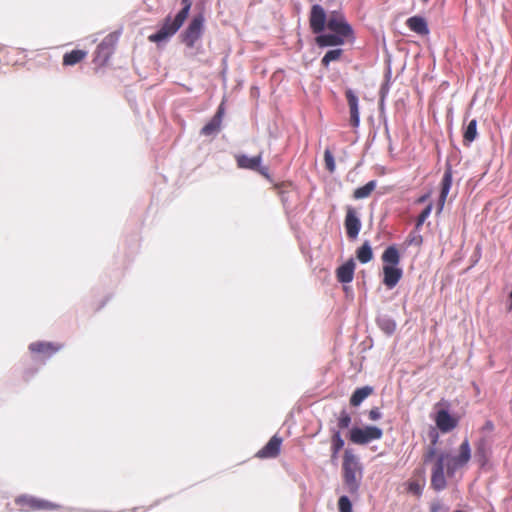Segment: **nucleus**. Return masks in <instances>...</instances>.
<instances>
[{
  "mask_svg": "<svg viewBox=\"0 0 512 512\" xmlns=\"http://www.w3.org/2000/svg\"><path fill=\"white\" fill-rule=\"evenodd\" d=\"M436 457L431 469L430 486L436 492H441L447 487L446 475L449 478L455 476L456 472L465 467L471 459V447L469 440L465 438L459 446L457 455H451L448 452L441 451L437 454L435 446H429L424 454L425 464Z\"/></svg>",
  "mask_w": 512,
  "mask_h": 512,
  "instance_id": "nucleus-1",
  "label": "nucleus"
},
{
  "mask_svg": "<svg viewBox=\"0 0 512 512\" xmlns=\"http://www.w3.org/2000/svg\"><path fill=\"white\" fill-rule=\"evenodd\" d=\"M342 474L347 491L351 495L358 494L363 477V466L358 456L350 448H346L344 451Z\"/></svg>",
  "mask_w": 512,
  "mask_h": 512,
  "instance_id": "nucleus-2",
  "label": "nucleus"
},
{
  "mask_svg": "<svg viewBox=\"0 0 512 512\" xmlns=\"http://www.w3.org/2000/svg\"><path fill=\"white\" fill-rule=\"evenodd\" d=\"M383 262L382 283L388 288L393 289L403 276V269L399 267L401 256L396 245L388 246L381 255Z\"/></svg>",
  "mask_w": 512,
  "mask_h": 512,
  "instance_id": "nucleus-3",
  "label": "nucleus"
},
{
  "mask_svg": "<svg viewBox=\"0 0 512 512\" xmlns=\"http://www.w3.org/2000/svg\"><path fill=\"white\" fill-rule=\"evenodd\" d=\"M383 436V430L377 426L367 425L364 427L353 426L349 429L348 438L356 445H367Z\"/></svg>",
  "mask_w": 512,
  "mask_h": 512,
  "instance_id": "nucleus-4",
  "label": "nucleus"
},
{
  "mask_svg": "<svg viewBox=\"0 0 512 512\" xmlns=\"http://www.w3.org/2000/svg\"><path fill=\"white\" fill-rule=\"evenodd\" d=\"M204 16L199 13L195 15L188 26L180 34L181 42L186 45L187 48L193 49L196 43L201 39L204 32Z\"/></svg>",
  "mask_w": 512,
  "mask_h": 512,
  "instance_id": "nucleus-5",
  "label": "nucleus"
},
{
  "mask_svg": "<svg viewBox=\"0 0 512 512\" xmlns=\"http://www.w3.org/2000/svg\"><path fill=\"white\" fill-rule=\"evenodd\" d=\"M184 22L185 20L178 15H175L174 18L167 15L161 27L148 37L149 41L157 44L167 41L181 28Z\"/></svg>",
  "mask_w": 512,
  "mask_h": 512,
  "instance_id": "nucleus-6",
  "label": "nucleus"
},
{
  "mask_svg": "<svg viewBox=\"0 0 512 512\" xmlns=\"http://www.w3.org/2000/svg\"><path fill=\"white\" fill-rule=\"evenodd\" d=\"M327 28L344 38L353 36L352 26L346 21L345 16L338 11H333L328 16Z\"/></svg>",
  "mask_w": 512,
  "mask_h": 512,
  "instance_id": "nucleus-7",
  "label": "nucleus"
},
{
  "mask_svg": "<svg viewBox=\"0 0 512 512\" xmlns=\"http://www.w3.org/2000/svg\"><path fill=\"white\" fill-rule=\"evenodd\" d=\"M16 504L23 511L54 510L59 506L53 502L38 499L32 496L22 495L16 498Z\"/></svg>",
  "mask_w": 512,
  "mask_h": 512,
  "instance_id": "nucleus-8",
  "label": "nucleus"
},
{
  "mask_svg": "<svg viewBox=\"0 0 512 512\" xmlns=\"http://www.w3.org/2000/svg\"><path fill=\"white\" fill-rule=\"evenodd\" d=\"M328 17L324 8L320 4H314L311 7L309 23L314 34H320L327 26Z\"/></svg>",
  "mask_w": 512,
  "mask_h": 512,
  "instance_id": "nucleus-9",
  "label": "nucleus"
},
{
  "mask_svg": "<svg viewBox=\"0 0 512 512\" xmlns=\"http://www.w3.org/2000/svg\"><path fill=\"white\" fill-rule=\"evenodd\" d=\"M237 166L241 169H247L252 171H258L261 175L269 177L268 168L261 166L262 156L256 155L249 157L246 154L236 156Z\"/></svg>",
  "mask_w": 512,
  "mask_h": 512,
  "instance_id": "nucleus-10",
  "label": "nucleus"
},
{
  "mask_svg": "<svg viewBox=\"0 0 512 512\" xmlns=\"http://www.w3.org/2000/svg\"><path fill=\"white\" fill-rule=\"evenodd\" d=\"M434 421L437 429L442 433H448L458 425V419L452 416L448 409L444 408L436 411Z\"/></svg>",
  "mask_w": 512,
  "mask_h": 512,
  "instance_id": "nucleus-11",
  "label": "nucleus"
},
{
  "mask_svg": "<svg viewBox=\"0 0 512 512\" xmlns=\"http://www.w3.org/2000/svg\"><path fill=\"white\" fill-rule=\"evenodd\" d=\"M344 225H345L347 236L350 239H356L359 235L362 224H361V220L358 217L356 211L351 207H349L347 210Z\"/></svg>",
  "mask_w": 512,
  "mask_h": 512,
  "instance_id": "nucleus-12",
  "label": "nucleus"
},
{
  "mask_svg": "<svg viewBox=\"0 0 512 512\" xmlns=\"http://www.w3.org/2000/svg\"><path fill=\"white\" fill-rule=\"evenodd\" d=\"M452 179H453V171L452 166L449 162L445 165V171L443 174V178L441 181V189H440V195L438 199V210L441 211L444 207L445 201L447 199V196L449 194V191L452 186Z\"/></svg>",
  "mask_w": 512,
  "mask_h": 512,
  "instance_id": "nucleus-13",
  "label": "nucleus"
},
{
  "mask_svg": "<svg viewBox=\"0 0 512 512\" xmlns=\"http://www.w3.org/2000/svg\"><path fill=\"white\" fill-rule=\"evenodd\" d=\"M224 115V107L223 104L219 105L216 113L210 119L208 123H206L201 129V135L204 136H212L216 135L221 128V123Z\"/></svg>",
  "mask_w": 512,
  "mask_h": 512,
  "instance_id": "nucleus-14",
  "label": "nucleus"
},
{
  "mask_svg": "<svg viewBox=\"0 0 512 512\" xmlns=\"http://www.w3.org/2000/svg\"><path fill=\"white\" fill-rule=\"evenodd\" d=\"M61 348L62 345L60 344L44 341L33 342L29 345L31 353L43 354L46 359L52 357L55 353L61 350Z\"/></svg>",
  "mask_w": 512,
  "mask_h": 512,
  "instance_id": "nucleus-15",
  "label": "nucleus"
},
{
  "mask_svg": "<svg viewBox=\"0 0 512 512\" xmlns=\"http://www.w3.org/2000/svg\"><path fill=\"white\" fill-rule=\"evenodd\" d=\"M282 444V438L274 435L267 444L257 452L259 458H275L279 455Z\"/></svg>",
  "mask_w": 512,
  "mask_h": 512,
  "instance_id": "nucleus-16",
  "label": "nucleus"
},
{
  "mask_svg": "<svg viewBox=\"0 0 512 512\" xmlns=\"http://www.w3.org/2000/svg\"><path fill=\"white\" fill-rule=\"evenodd\" d=\"M346 99L348 101L350 109V123L353 127H358L360 124V113H359V99L358 96L352 89H348L345 92Z\"/></svg>",
  "mask_w": 512,
  "mask_h": 512,
  "instance_id": "nucleus-17",
  "label": "nucleus"
},
{
  "mask_svg": "<svg viewBox=\"0 0 512 512\" xmlns=\"http://www.w3.org/2000/svg\"><path fill=\"white\" fill-rule=\"evenodd\" d=\"M355 262L350 258L336 269L337 280L342 284H348L353 281Z\"/></svg>",
  "mask_w": 512,
  "mask_h": 512,
  "instance_id": "nucleus-18",
  "label": "nucleus"
},
{
  "mask_svg": "<svg viewBox=\"0 0 512 512\" xmlns=\"http://www.w3.org/2000/svg\"><path fill=\"white\" fill-rule=\"evenodd\" d=\"M117 40H118V36L116 34L107 35L101 41V43L97 46V50H96L97 57L98 58L102 57L103 62H106L109 59L110 55L112 54L113 47H114L115 43L117 42Z\"/></svg>",
  "mask_w": 512,
  "mask_h": 512,
  "instance_id": "nucleus-19",
  "label": "nucleus"
},
{
  "mask_svg": "<svg viewBox=\"0 0 512 512\" xmlns=\"http://www.w3.org/2000/svg\"><path fill=\"white\" fill-rule=\"evenodd\" d=\"M316 35V43L319 47L339 46L344 44L346 39L334 32L324 33L323 31Z\"/></svg>",
  "mask_w": 512,
  "mask_h": 512,
  "instance_id": "nucleus-20",
  "label": "nucleus"
},
{
  "mask_svg": "<svg viewBox=\"0 0 512 512\" xmlns=\"http://www.w3.org/2000/svg\"><path fill=\"white\" fill-rule=\"evenodd\" d=\"M406 25L411 31L418 35L425 36L429 34L427 21L422 16L415 15L409 17L406 21Z\"/></svg>",
  "mask_w": 512,
  "mask_h": 512,
  "instance_id": "nucleus-21",
  "label": "nucleus"
},
{
  "mask_svg": "<svg viewBox=\"0 0 512 512\" xmlns=\"http://www.w3.org/2000/svg\"><path fill=\"white\" fill-rule=\"evenodd\" d=\"M378 328L388 337L392 336L396 330V321L387 314H378L376 319Z\"/></svg>",
  "mask_w": 512,
  "mask_h": 512,
  "instance_id": "nucleus-22",
  "label": "nucleus"
},
{
  "mask_svg": "<svg viewBox=\"0 0 512 512\" xmlns=\"http://www.w3.org/2000/svg\"><path fill=\"white\" fill-rule=\"evenodd\" d=\"M331 460L335 461L338 458L339 452L343 449L345 442L341 436V432L336 428H331Z\"/></svg>",
  "mask_w": 512,
  "mask_h": 512,
  "instance_id": "nucleus-23",
  "label": "nucleus"
},
{
  "mask_svg": "<svg viewBox=\"0 0 512 512\" xmlns=\"http://www.w3.org/2000/svg\"><path fill=\"white\" fill-rule=\"evenodd\" d=\"M373 392V387L363 386L357 388L350 397V404L354 407L359 406Z\"/></svg>",
  "mask_w": 512,
  "mask_h": 512,
  "instance_id": "nucleus-24",
  "label": "nucleus"
},
{
  "mask_svg": "<svg viewBox=\"0 0 512 512\" xmlns=\"http://www.w3.org/2000/svg\"><path fill=\"white\" fill-rule=\"evenodd\" d=\"M474 457L481 467H484L489 461V448L485 440H481L475 450Z\"/></svg>",
  "mask_w": 512,
  "mask_h": 512,
  "instance_id": "nucleus-25",
  "label": "nucleus"
},
{
  "mask_svg": "<svg viewBox=\"0 0 512 512\" xmlns=\"http://www.w3.org/2000/svg\"><path fill=\"white\" fill-rule=\"evenodd\" d=\"M356 257L362 264L370 262L373 258V250L369 241H365L357 250Z\"/></svg>",
  "mask_w": 512,
  "mask_h": 512,
  "instance_id": "nucleus-26",
  "label": "nucleus"
},
{
  "mask_svg": "<svg viewBox=\"0 0 512 512\" xmlns=\"http://www.w3.org/2000/svg\"><path fill=\"white\" fill-rule=\"evenodd\" d=\"M477 133V120L472 119L469 121L467 126L464 129L463 133V143L465 146H470V144L476 139Z\"/></svg>",
  "mask_w": 512,
  "mask_h": 512,
  "instance_id": "nucleus-27",
  "label": "nucleus"
},
{
  "mask_svg": "<svg viewBox=\"0 0 512 512\" xmlns=\"http://www.w3.org/2000/svg\"><path fill=\"white\" fill-rule=\"evenodd\" d=\"M86 56V52L83 50L75 49L63 56V64L66 66H73L83 60Z\"/></svg>",
  "mask_w": 512,
  "mask_h": 512,
  "instance_id": "nucleus-28",
  "label": "nucleus"
},
{
  "mask_svg": "<svg viewBox=\"0 0 512 512\" xmlns=\"http://www.w3.org/2000/svg\"><path fill=\"white\" fill-rule=\"evenodd\" d=\"M377 182L376 180H371L367 182L365 185L358 187L354 190L353 196L355 199H364L367 198L372 191L376 188Z\"/></svg>",
  "mask_w": 512,
  "mask_h": 512,
  "instance_id": "nucleus-29",
  "label": "nucleus"
},
{
  "mask_svg": "<svg viewBox=\"0 0 512 512\" xmlns=\"http://www.w3.org/2000/svg\"><path fill=\"white\" fill-rule=\"evenodd\" d=\"M342 52H343V50L340 48L328 50L325 53V55L323 56V58L321 59V64L324 67H328L331 62L336 61L340 58V56L342 55Z\"/></svg>",
  "mask_w": 512,
  "mask_h": 512,
  "instance_id": "nucleus-30",
  "label": "nucleus"
},
{
  "mask_svg": "<svg viewBox=\"0 0 512 512\" xmlns=\"http://www.w3.org/2000/svg\"><path fill=\"white\" fill-rule=\"evenodd\" d=\"M352 422L351 415L347 412L346 409H342L339 413V416L337 418V430H343L349 428L350 424Z\"/></svg>",
  "mask_w": 512,
  "mask_h": 512,
  "instance_id": "nucleus-31",
  "label": "nucleus"
},
{
  "mask_svg": "<svg viewBox=\"0 0 512 512\" xmlns=\"http://www.w3.org/2000/svg\"><path fill=\"white\" fill-rule=\"evenodd\" d=\"M420 230L421 229L414 227V229L409 233L407 237L408 245L420 246L423 243V237L420 234Z\"/></svg>",
  "mask_w": 512,
  "mask_h": 512,
  "instance_id": "nucleus-32",
  "label": "nucleus"
},
{
  "mask_svg": "<svg viewBox=\"0 0 512 512\" xmlns=\"http://www.w3.org/2000/svg\"><path fill=\"white\" fill-rule=\"evenodd\" d=\"M432 211V204H428L419 214L416 219L415 227L421 229L426 219L430 216Z\"/></svg>",
  "mask_w": 512,
  "mask_h": 512,
  "instance_id": "nucleus-33",
  "label": "nucleus"
},
{
  "mask_svg": "<svg viewBox=\"0 0 512 512\" xmlns=\"http://www.w3.org/2000/svg\"><path fill=\"white\" fill-rule=\"evenodd\" d=\"M338 510H339V512H353L352 502L347 495H342L339 497Z\"/></svg>",
  "mask_w": 512,
  "mask_h": 512,
  "instance_id": "nucleus-34",
  "label": "nucleus"
},
{
  "mask_svg": "<svg viewBox=\"0 0 512 512\" xmlns=\"http://www.w3.org/2000/svg\"><path fill=\"white\" fill-rule=\"evenodd\" d=\"M181 4L182 8L176 15L186 20L191 10L192 0H181Z\"/></svg>",
  "mask_w": 512,
  "mask_h": 512,
  "instance_id": "nucleus-35",
  "label": "nucleus"
},
{
  "mask_svg": "<svg viewBox=\"0 0 512 512\" xmlns=\"http://www.w3.org/2000/svg\"><path fill=\"white\" fill-rule=\"evenodd\" d=\"M390 70L388 71L386 77V81L381 85L380 87V90H379V96L382 98V102H385V99L387 97V95L389 94V90H390V83H389V78H390Z\"/></svg>",
  "mask_w": 512,
  "mask_h": 512,
  "instance_id": "nucleus-36",
  "label": "nucleus"
},
{
  "mask_svg": "<svg viewBox=\"0 0 512 512\" xmlns=\"http://www.w3.org/2000/svg\"><path fill=\"white\" fill-rule=\"evenodd\" d=\"M324 161L326 169L333 172L335 170V160L333 154L329 150L324 152Z\"/></svg>",
  "mask_w": 512,
  "mask_h": 512,
  "instance_id": "nucleus-37",
  "label": "nucleus"
},
{
  "mask_svg": "<svg viewBox=\"0 0 512 512\" xmlns=\"http://www.w3.org/2000/svg\"><path fill=\"white\" fill-rule=\"evenodd\" d=\"M428 436H429V439H430V446H435L436 447V444L438 443L439 441V433L437 431L436 428H431L428 432Z\"/></svg>",
  "mask_w": 512,
  "mask_h": 512,
  "instance_id": "nucleus-38",
  "label": "nucleus"
},
{
  "mask_svg": "<svg viewBox=\"0 0 512 512\" xmlns=\"http://www.w3.org/2000/svg\"><path fill=\"white\" fill-rule=\"evenodd\" d=\"M368 417L372 421H377L382 417V413L378 407H374L369 411Z\"/></svg>",
  "mask_w": 512,
  "mask_h": 512,
  "instance_id": "nucleus-39",
  "label": "nucleus"
},
{
  "mask_svg": "<svg viewBox=\"0 0 512 512\" xmlns=\"http://www.w3.org/2000/svg\"><path fill=\"white\" fill-rule=\"evenodd\" d=\"M409 491L415 495H421L423 491V486L417 482H411L409 484Z\"/></svg>",
  "mask_w": 512,
  "mask_h": 512,
  "instance_id": "nucleus-40",
  "label": "nucleus"
},
{
  "mask_svg": "<svg viewBox=\"0 0 512 512\" xmlns=\"http://www.w3.org/2000/svg\"><path fill=\"white\" fill-rule=\"evenodd\" d=\"M508 298H509V303H508V305H507V310H508L509 312H512V291L509 293Z\"/></svg>",
  "mask_w": 512,
  "mask_h": 512,
  "instance_id": "nucleus-41",
  "label": "nucleus"
},
{
  "mask_svg": "<svg viewBox=\"0 0 512 512\" xmlns=\"http://www.w3.org/2000/svg\"><path fill=\"white\" fill-rule=\"evenodd\" d=\"M384 103L385 102H382V98L380 97V99H379V108H380V110H382L384 108Z\"/></svg>",
  "mask_w": 512,
  "mask_h": 512,
  "instance_id": "nucleus-42",
  "label": "nucleus"
},
{
  "mask_svg": "<svg viewBox=\"0 0 512 512\" xmlns=\"http://www.w3.org/2000/svg\"><path fill=\"white\" fill-rule=\"evenodd\" d=\"M427 199V195H424L419 198L418 202H424Z\"/></svg>",
  "mask_w": 512,
  "mask_h": 512,
  "instance_id": "nucleus-43",
  "label": "nucleus"
},
{
  "mask_svg": "<svg viewBox=\"0 0 512 512\" xmlns=\"http://www.w3.org/2000/svg\"><path fill=\"white\" fill-rule=\"evenodd\" d=\"M385 130H386V134L389 136V129L387 126L385 127Z\"/></svg>",
  "mask_w": 512,
  "mask_h": 512,
  "instance_id": "nucleus-44",
  "label": "nucleus"
},
{
  "mask_svg": "<svg viewBox=\"0 0 512 512\" xmlns=\"http://www.w3.org/2000/svg\"><path fill=\"white\" fill-rule=\"evenodd\" d=\"M455 512H465V511H463V510H456Z\"/></svg>",
  "mask_w": 512,
  "mask_h": 512,
  "instance_id": "nucleus-45",
  "label": "nucleus"
}]
</instances>
